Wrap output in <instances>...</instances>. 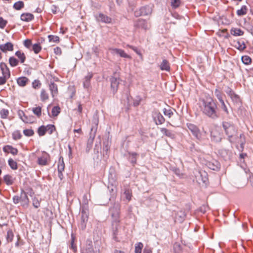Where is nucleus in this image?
Masks as SVG:
<instances>
[{
	"mask_svg": "<svg viewBox=\"0 0 253 253\" xmlns=\"http://www.w3.org/2000/svg\"><path fill=\"white\" fill-rule=\"evenodd\" d=\"M173 250L175 253H181V247L179 243H175L173 245Z\"/></svg>",
	"mask_w": 253,
	"mask_h": 253,
	"instance_id": "43",
	"label": "nucleus"
},
{
	"mask_svg": "<svg viewBox=\"0 0 253 253\" xmlns=\"http://www.w3.org/2000/svg\"><path fill=\"white\" fill-rule=\"evenodd\" d=\"M157 121L159 122V124H162L165 122V118L164 117L160 114H159L157 115Z\"/></svg>",
	"mask_w": 253,
	"mask_h": 253,
	"instance_id": "56",
	"label": "nucleus"
},
{
	"mask_svg": "<svg viewBox=\"0 0 253 253\" xmlns=\"http://www.w3.org/2000/svg\"><path fill=\"white\" fill-rule=\"evenodd\" d=\"M83 85L84 88H88L90 85V81L84 79Z\"/></svg>",
	"mask_w": 253,
	"mask_h": 253,
	"instance_id": "61",
	"label": "nucleus"
},
{
	"mask_svg": "<svg viewBox=\"0 0 253 253\" xmlns=\"http://www.w3.org/2000/svg\"><path fill=\"white\" fill-rule=\"evenodd\" d=\"M222 126L226 135L228 136L229 140L232 142V138L235 135L237 131L235 127L233 124L227 122H224L222 123Z\"/></svg>",
	"mask_w": 253,
	"mask_h": 253,
	"instance_id": "3",
	"label": "nucleus"
},
{
	"mask_svg": "<svg viewBox=\"0 0 253 253\" xmlns=\"http://www.w3.org/2000/svg\"><path fill=\"white\" fill-rule=\"evenodd\" d=\"M0 68L1 70L2 74L6 76V75L10 76V71L7 66L5 63L1 62L0 64Z\"/></svg>",
	"mask_w": 253,
	"mask_h": 253,
	"instance_id": "21",
	"label": "nucleus"
},
{
	"mask_svg": "<svg viewBox=\"0 0 253 253\" xmlns=\"http://www.w3.org/2000/svg\"><path fill=\"white\" fill-rule=\"evenodd\" d=\"M200 105L205 115L212 119L217 117L216 105L210 96H204L201 98L200 100Z\"/></svg>",
	"mask_w": 253,
	"mask_h": 253,
	"instance_id": "1",
	"label": "nucleus"
},
{
	"mask_svg": "<svg viewBox=\"0 0 253 253\" xmlns=\"http://www.w3.org/2000/svg\"><path fill=\"white\" fill-rule=\"evenodd\" d=\"M9 111L6 109H2L0 110V116L2 119H6L9 115Z\"/></svg>",
	"mask_w": 253,
	"mask_h": 253,
	"instance_id": "32",
	"label": "nucleus"
},
{
	"mask_svg": "<svg viewBox=\"0 0 253 253\" xmlns=\"http://www.w3.org/2000/svg\"><path fill=\"white\" fill-rule=\"evenodd\" d=\"M47 127L43 126H40L38 130V133L39 136H43L47 131Z\"/></svg>",
	"mask_w": 253,
	"mask_h": 253,
	"instance_id": "38",
	"label": "nucleus"
},
{
	"mask_svg": "<svg viewBox=\"0 0 253 253\" xmlns=\"http://www.w3.org/2000/svg\"><path fill=\"white\" fill-rule=\"evenodd\" d=\"M48 38L49 42H59V38L57 36L48 35Z\"/></svg>",
	"mask_w": 253,
	"mask_h": 253,
	"instance_id": "45",
	"label": "nucleus"
},
{
	"mask_svg": "<svg viewBox=\"0 0 253 253\" xmlns=\"http://www.w3.org/2000/svg\"><path fill=\"white\" fill-rule=\"evenodd\" d=\"M3 180L7 185H11L13 182L12 176L8 174L4 176Z\"/></svg>",
	"mask_w": 253,
	"mask_h": 253,
	"instance_id": "36",
	"label": "nucleus"
},
{
	"mask_svg": "<svg viewBox=\"0 0 253 253\" xmlns=\"http://www.w3.org/2000/svg\"><path fill=\"white\" fill-rule=\"evenodd\" d=\"M13 237V234L11 230H9L7 232L6 238L7 240L9 242H11Z\"/></svg>",
	"mask_w": 253,
	"mask_h": 253,
	"instance_id": "50",
	"label": "nucleus"
},
{
	"mask_svg": "<svg viewBox=\"0 0 253 253\" xmlns=\"http://www.w3.org/2000/svg\"><path fill=\"white\" fill-rule=\"evenodd\" d=\"M3 151L5 153H10L13 155H16L18 153V150L10 145H6L3 147Z\"/></svg>",
	"mask_w": 253,
	"mask_h": 253,
	"instance_id": "17",
	"label": "nucleus"
},
{
	"mask_svg": "<svg viewBox=\"0 0 253 253\" xmlns=\"http://www.w3.org/2000/svg\"><path fill=\"white\" fill-rule=\"evenodd\" d=\"M7 24V21L3 19V18L0 17V28H4Z\"/></svg>",
	"mask_w": 253,
	"mask_h": 253,
	"instance_id": "57",
	"label": "nucleus"
},
{
	"mask_svg": "<svg viewBox=\"0 0 253 253\" xmlns=\"http://www.w3.org/2000/svg\"><path fill=\"white\" fill-rule=\"evenodd\" d=\"M211 139L215 142H220L221 140V134L220 129L218 127H215L212 129L211 132Z\"/></svg>",
	"mask_w": 253,
	"mask_h": 253,
	"instance_id": "9",
	"label": "nucleus"
},
{
	"mask_svg": "<svg viewBox=\"0 0 253 253\" xmlns=\"http://www.w3.org/2000/svg\"><path fill=\"white\" fill-rule=\"evenodd\" d=\"M152 11V6L150 5H146L141 6L139 9L135 10L134 12V15L136 17L141 16L149 15L151 14Z\"/></svg>",
	"mask_w": 253,
	"mask_h": 253,
	"instance_id": "4",
	"label": "nucleus"
},
{
	"mask_svg": "<svg viewBox=\"0 0 253 253\" xmlns=\"http://www.w3.org/2000/svg\"><path fill=\"white\" fill-rule=\"evenodd\" d=\"M23 133L26 136H31L34 134V132L32 129H27L23 130Z\"/></svg>",
	"mask_w": 253,
	"mask_h": 253,
	"instance_id": "49",
	"label": "nucleus"
},
{
	"mask_svg": "<svg viewBox=\"0 0 253 253\" xmlns=\"http://www.w3.org/2000/svg\"><path fill=\"white\" fill-rule=\"evenodd\" d=\"M33 87L35 88H39L41 85V83L39 80H35L32 83Z\"/></svg>",
	"mask_w": 253,
	"mask_h": 253,
	"instance_id": "53",
	"label": "nucleus"
},
{
	"mask_svg": "<svg viewBox=\"0 0 253 253\" xmlns=\"http://www.w3.org/2000/svg\"><path fill=\"white\" fill-rule=\"evenodd\" d=\"M49 87L52 95H54V94H56L57 93V85L53 82H50V83L49 84Z\"/></svg>",
	"mask_w": 253,
	"mask_h": 253,
	"instance_id": "26",
	"label": "nucleus"
},
{
	"mask_svg": "<svg viewBox=\"0 0 253 253\" xmlns=\"http://www.w3.org/2000/svg\"><path fill=\"white\" fill-rule=\"evenodd\" d=\"M24 6V3L22 1H18L14 3L13 7L16 10H20Z\"/></svg>",
	"mask_w": 253,
	"mask_h": 253,
	"instance_id": "30",
	"label": "nucleus"
},
{
	"mask_svg": "<svg viewBox=\"0 0 253 253\" xmlns=\"http://www.w3.org/2000/svg\"><path fill=\"white\" fill-rule=\"evenodd\" d=\"M32 47L33 51L36 54H38L42 49V47L39 43L34 44Z\"/></svg>",
	"mask_w": 253,
	"mask_h": 253,
	"instance_id": "41",
	"label": "nucleus"
},
{
	"mask_svg": "<svg viewBox=\"0 0 253 253\" xmlns=\"http://www.w3.org/2000/svg\"><path fill=\"white\" fill-rule=\"evenodd\" d=\"M9 63L11 67H15L18 64V61L15 57L12 56L9 58Z\"/></svg>",
	"mask_w": 253,
	"mask_h": 253,
	"instance_id": "39",
	"label": "nucleus"
},
{
	"mask_svg": "<svg viewBox=\"0 0 253 253\" xmlns=\"http://www.w3.org/2000/svg\"><path fill=\"white\" fill-rule=\"evenodd\" d=\"M110 51L111 53L114 55H118L123 58L131 59V56L126 54L123 49L119 48H110Z\"/></svg>",
	"mask_w": 253,
	"mask_h": 253,
	"instance_id": "10",
	"label": "nucleus"
},
{
	"mask_svg": "<svg viewBox=\"0 0 253 253\" xmlns=\"http://www.w3.org/2000/svg\"><path fill=\"white\" fill-rule=\"evenodd\" d=\"M134 27L138 28H141L145 30L148 28V24L147 21L143 19H139L134 23Z\"/></svg>",
	"mask_w": 253,
	"mask_h": 253,
	"instance_id": "12",
	"label": "nucleus"
},
{
	"mask_svg": "<svg viewBox=\"0 0 253 253\" xmlns=\"http://www.w3.org/2000/svg\"><path fill=\"white\" fill-rule=\"evenodd\" d=\"M161 131L163 134L170 138H174L175 137V132L172 130H169L166 128H162Z\"/></svg>",
	"mask_w": 253,
	"mask_h": 253,
	"instance_id": "19",
	"label": "nucleus"
},
{
	"mask_svg": "<svg viewBox=\"0 0 253 253\" xmlns=\"http://www.w3.org/2000/svg\"><path fill=\"white\" fill-rule=\"evenodd\" d=\"M119 80L120 78L117 73H114V76H112L110 79L111 82V88L112 91V93L113 94H115L118 90V87L119 84Z\"/></svg>",
	"mask_w": 253,
	"mask_h": 253,
	"instance_id": "6",
	"label": "nucleus"
},
{
	"mask_svg": "<svg viewBox=\"0 0 253 253\" xmlns=\"http://www.w3.org/2000/svg\"><path fill=\"white\" fill-rule=\"evenodd\" d=\"M18 115L20 119L23 121V118H25L26 115L23 111L19 110L18 111Z\"/></svg>",
	"mask_w": 253,
	"mask_h": 253,
	"instance_id": "58",
	"label": "nucleus"
},
{
	"mask_svg": "<svg viewBox=\"0 0 253 253\" xmlns=\"http://www.w3.org/2000/svg\"><path fill=\"white\" fill-rule=\"evenodd\" d=\"M45 127H47V131H48L49 134H51L55 130L54 125H48Z\"/></svg>",
	"mask_w": 253,
	"mask_h": 253,
	"instance_id": "55",
	"label": "nucleus"
},
{
	"mask_svg": "<svg viewBox=\"0 0 253 253\" xmlns=\"http://www.w3.org/2000/svg\"><path fill=\"white\" fill-rule=\"evenodd\" d=\"M33 205L36 208H38L40 206V202L36 197H34L33 199Z\"/></svg>",
	"mask_w": 253,
	"mask_h": 253,
	"instance_id": "51",
	"label": "nucleus"
},
{
	"mask_svg": "<svg viewBox=\"0 0 253 253\" xmlns=\"http://www.w3.org/2000/svg\"><path fill=\"white\" fill-rule=\"evenodd\" d=\"M8 163L9 167L12 169L15 170L17 169V164L12 159H9L8 161Z\"/></svg>",
	"mask_w": 253,
	"mask_h": 253,
	"instance_id": "37",
	"label": "nucleus"
},
{
	"mask_svg": "<svg viewBox=\"0 0 253 253\" xmlns=\"http://www.w3.org/2000/svg\"><path fill=\"white\" fill-rule=\"evenodd\" d=\"M187 126L189 131H190L196 139L198 140H202L203 139L202 133L196 125L191 123H188L187 124Z\"/></svg>",
	"mask_w": 253,
	"mask_h": 253,
	"instance_id": "5",
	"label": "nucleus"
},
{
	"mask_svg": "<svg viewBox=\"0 0 253 253\" xmlns=\"http://www.w3.org/2000/svg\"><path fill=\"white\" fill-rule=\"evenodd\" d=\"M129 47L134 51L138 55L142 56V54H141L140 50H139L136 47L131 45L129 46Z\"/></svg>",
	"mask_w": 253,
	"mask_h": 253,
	"instance_id": "59",
	"label": "nucleus"
},
{
	"mask_svg": "<svg viewBox=\"0 0 253 253\" xmlns=\"http://www.w3.org/2000/svg\"><path fill=\"white\" fill-rule=\"evenodd\" d=\"M82 253H94L92 249H89L88 250H86L85 251H83Z\"/></svg>",
	"mask_w": 253,
	"mask_h": 253,
	"instance_id": "64",
	"label": "nucleus"
},
{
	"mask_svg": "<svg viewBox=\"0 0 253 253\" xmlns=\"http://www.w3.org/2000/svg\"><path fill=\"white\" fill-rule=\"evenodd\" d=\"M60 113V108L58 106H56L53 107L51 114L52 117H57Z\"/></svg>",
	"mask_w": 253,
	"mask_h": 253,
	"instance_id": "35",
	"label": "nucleus"
},
{
	"mask_svg": "<svg viewBox=\"0 0 253 253\" xmlns=\"http://www.w3.org/2000/svg\"><path fill=\"white\" fill-rule=\"evenodd\" d=\"M50 160L49 155L44 152H42L41 155L38 157L37 163L40 166H46L48 164V161Z\"/></svg>",
	"mask_w": 253,
	"mask_h": 253,
	"instance_id": "7",
	"label": "nucleus"
},
{
	"mask_svg": "<svg viewBox=\"0 0 253 253\" xmlns=\"http://www.w3.org/2000/svg\"><path fill=\"white\" fill-rule=\"evenodd\" d=\"M186 216L185 212L183 211H177L175 216V220L178 222H182L184 220Z\"/></svg>",
	"mask_w": 253,
	"mask_h": 253,
	"instance_id": "20",
	"label": "nucleus"
},
{
	"mask_svg": "<svg viewBox=\"0 0 253 253\" xmlns=\"http://www.w3.org/2000/svg\"><path fill=\"white\" fill-rule=\"evenodd\" d=\"M242 62L246 65H248L251 62V58L247 55L243 56L242 57Z\"/></svg>",
	"mask_w": 253,
	"mask_h": 253,
	"instance_id": "42",
	"label": "nucleus"
},
{
	"mask_svg": "<svg viewBox=\"0 0 253 253\" xmlns=\"http://www.w3.org/2000/svg\"><path fill=\"white\" fill-rule=\"evenodd\" d=\"M12 136L13 138L15 140L19 139L21 137V135L18 131H14L12 134Z\"/></svg>",
	"mask_w": 253,
	"mask_h": 253,
	"instance_id": "54",
	"label": "nucleus"
},
{
	"mask_svg": "<svg viewBox=\"0 0 253 253\" xmlns=\"http://www.w3.org/2000/svg\"><path fill=\"white\" fill-rule=\"evenodd\" d=\"M196 177L197 182L200 184L201 183L206 184L208 180L207 174L205 171L199 172Z\"/></svg>",
	"mask_w": 253,
	"mask_h": 253,
	"instance_id": "14",
	"label": "nucleus"
},
{
	"mask_svg": "<svg viewBox=\"0 0 253 253\" xmlns=\"http://www.w3.org/2000/svg\"><path fill=\"white\" fill-rule=\"evenodd\" d=\"M163 113L165 116H168L169 118H170L171 116L173 115V112L172 110L170 108H164L163 109Z\"/></svg>",
	"mask_w": 253,
	"mask_h": 253,
	"instance_id": "44",
	"label": "nucleus"
},
{
	"mask_svg": "<svg viewBox=\"0 0 253 253\" xmlns=\"http://www.w3.org/2000/svg\"><path fill=\"white\" fill-rule=\"evenodd\" d=\"M143 253H152V249L148 247H146L144 250Z\"/></svg>",
	"mask_w": 253,
	"mask_h": 253,
	"instance_id": "63",
	"label": "nucleus"
},
{
	"mask_svg": "<svg viewBox=\"0 0 253 253\" xmlns=\"http://www.w3.org/2000/svg\"><path fill=\"white\" fill-rule=\"evenodd\" d=\"M94 16L96 20L99 22L109 24L111 23L112 22V19L111 17L102 13L96 14Z\"/></svg>",
	"mask_w": 253,
	"mask_h": 253,
	"instance_id": "8",
	"label": "nucleus"
},
{
	"mask_svg": "<svg viewBox=\"0 0 253 253\" xmlns=\"http://www.w3.org/2000/svg\"><path fill=\"white\" fill-rule=\"evenodd\" d=\"M143 245L141 242H138L135 245V253H141Z\"/></svg>",
	"mask_w": 253,
	"mask_h": 253,
	"instance_id": "34",
	"label": "nucleus"
},
{
	"mask_svg": "<svg viewBox=\"0 0 253 253\" xmlns=\"http://www.w3.org/2000/svg\"><path fill=\"white\" fill-rule=\"evenodd\" d=\"M24 45L27 48H30L32 45V41L30 39H26L24 41Z\"/></svg>",
	"mask_w": 253,
	"mask_h": 253,
	"instance_id": "52",
	"label": "nucleus"
},
{
	"mask_svg": "<svg viewBox=\"0 0 253 253\" xmlns=\"http://www.w3.org/2000/svg\"><path fill=\"white\" fill-rule=\"evenodd\" d=\"M87 220L88 214L84 210H83L82 211L81 222L80 224V227L82 229L84 230L85 228L86 223Z\"/></svg>",
	"mask_w": 253,
	"mask_h": 253,
	"instance_id": "15",
	"label": "nucleus"
},
{
	"mask_svg": "<svg viewBox=\"0 0 253 253\" xmlns=\"http://www.w3.org/2000/svg\"><path fill=\"white\" fill-rule=\"evenodd\" d=\"M248 8L246 5L242 6L240 9L237 11V14L238 16H243L246 14L247 12Z\"/></svg>",
	"mask_w": 253,
	"mask_h": 253,
	"instance_id": "29",
	"label": "nucleus"
},
{
	"mask_svg": "<svg viewBox=\"0 0 253 253\" xmlns=\"http://www.w3.org/2000/svg\"><path fill=\"white\" fill-rule=\"evenodd\" d=\"M235 46L238 49L241 51L244 50L246 48L245 43L243 41H238L236 43Z\"/></svg>",
	"mask_w": 253,
	"mask_h": 253,
	"instance_id": "33",
	"label": "nucleus"
},
{
	"mask_svg": "<svg viewBox=\"0 0 253 253\" xmlns=\"http://www.w3.org/2000/svg\"><path fill=\"white\" fill-rule=\"evenodd\" d=\"M34 15L30 13H24L21 15L20 19L21 20L25 22H29L33 20Z\"/></svg>",
	"mask_w": 253,
	"mask_h": 253,
	"instance_id": "18",
	"label": "nucleus"
},
{
	"mask_svg": "<svg viewBox=\"0 0 253 253\" xmlns=\"http://www.w3.org/2000/svg\"><path fill=\"white\" fill-rule=\"evenodd\" d=\"M15 54L18 58L21 63H23L25 62L26 56L23 52L20 50H18L15 52Z\"/></svg>",
	"mask_w": 253,
	"mask_h": 253,
	"instance_id": "23",
	"label": "nucleus"
},
{
	"mask_svg": "<svg viewBox=\"0 0 253 253\" xmlns=\"http://www.w3.org/2000/svg\"><path fill=\"white\" fill-rule=\"evenodd\" d=\"M231 34L234 36H240L243 35L244 32L239 28H232L230 30Z\"/></svg>",
	"mask_w": 253,
	"mask_h": 253,
	"instance_id": "22",
	"label": "nucleus"
},
{
	"mask_svg": "<svg viewBox=\"0 0 253 253\" xmlns=\"http://www.w3.org/2000/svg\"><path fill=\"white\" fill-rule=\"evenodd\" d=\"M208 167L211 169L216 170L218 169V164L215 162V164L211 162H208L207 164Z\"/></svg>",
	"mask_w": 253,
	"mask_h": 253,
	"instance_id": "40",
	"label": "nucleus"
},
{
	"mask_svg": "<svg viewBox=\"0 0 253 253\" xmlns=\"http://www.w3.org/2000/svg\"><path fill=\"white\" fill-rule=\"evenodd\" d=\"M124 194L125 195L126 198L128 201H130L131 199L132 193L131 191L129 189H126L125 191Z\"/></svg>",
	"mask_w": 253,
	"mask_h": 253,
	"instance_id": "47",
	"label": "nucleus"
},
{
	"mask_svg": "<svg viewBox=\"0 0 253 253\" xmlns=\"http://www.w3.org/2000/svg\"><path fill=\"white\" fill-rule=\"evenodd\" d=\"M160 69L162 70L169 71L170 70V67L169 62L166 59H164L160 65Z\"/></svg>",
	"mask_w": 253,
	"mask_h": 253,
	"instance_id": "24",
	"label": "nucleus"
},
{
	"mask_svg": "<svg viewBox=\"0 0 253 253\" xmlns=\"http://www.w3.org/2000/svg\"><path fill=\"white\" fill-rule=\"evenodd\" d=\"M136 156L137 154L136 153H132L131 154H129V159L131 160V162L132 164H135L136 162Z\"/></svg>",
	"mask_w": 253,
	"mask_h": 253,
	"instance_id": "48",
	"label": "nucleus"
},
{
	"mask_svg": "<svg viewBox=\"0 0 253 253\" xmlns=\"http://www.w3.org/2000/svg\"><path fill=\"white\" fill-rule=\"evenodd\" d=\"M13 201L14 204H18V203L20 202V197L18 196H14L13 197Z\"/></svg>",
	"mask_w": 253,
	"mask_h": 253,
	"instance_id": "60",
	"label": "nucleus"
},
{
	"mask_svg": "<svg viewBox=\"0 0 253 253\" xmlns=\"http://www.w3.org/2000/svg\"><path fill=\"white\" fill-rule=\"evenodd\" d=\"M127 100L129 105L137 106L140 102L141 98L140 96H127Z\"/></svg>",
	"mask_w": 253,
	"mask_h": 253,
	"instance_id": "13",
	"label": "nucleus"
},
{
	"mask_svg": "<svg viewBox=\"0 0 253 253\" xmlns=\"http://www.w3.org/2000/svg\"><path fill=\"white\" fill-rule=\"evenodd\" d=\"M54 53L57 55H60L61 54V49L59 47H56L54 48Z\"/></svg>",
	"mask_w": 253,
	"mask_h": 253,
	"instance_id": "62",
	"label": "nucleus"
},
{
	"mask_svg": "<svg viewBox=\"0 0 253 253\" xmlns=\"http://www.w3.org/2000/svg\"><path fill=\"white\" fill-rule=\"evenodd\" d=\"M29 200L26 192L22 190L20 196V203L22 207L27 208L29 205Z\"/></svg>",
	"mask_w": 253,
	"mask_h": 253,
	"instance_id": "11",
	"label": "nucleus"
},
{
	"mask_svg": "<svg viewBox=\"0 0 253 253\" xmlns=\"http://www.w3.org/2000/svg\"><path fill=\"white\" fill-rule=\"evenodd\" d=\"M29 81L28 79L25 77H20L17 80V84L21 86L26 85L27 83Z\"/></svg>",
	"mask_w": 253,
	"mask_h": 253,
	"instance_id": "25",
	"label": "nucleus"
},
{
	"mask_svg": "<svg viewBox=\"0 0 253 253\" xmlns=\"http://www.w3.org/2000/svg\"><path fill=\"white\" fill-rule=\"evenodd\" d=\"M181 3L180 0H171V6L172 8L178 7Z\"/></svg>",
	"mask_w": 253,
	"mask_h": 253,
	"instance_id": "46",
	"label": "nucleus"
},
{
	"mask_svg": "<svg viewBox=\"0 0 253 253\" xmlns=\"http://www.w3.org/2000/svg\"><path fill=\"white\" fill-rule=\"evenodd\" d=\"M33 113L36 115L38 118H40L42 115V108L40 106L33 107L32 108Z\"/></svg>",
	"mask_w": 253,
	"mask_h": 253,
	"instance_id": "31",
	"label": "nucleus"
},
{
	"mask_svg": "<svg viewBox=\"0 0 253 253\" xmlns=\"http://www.w3.org/2000/svg\"><path fill=\"white\" fill-rule=\"evenodd\" d=\"M0 50L4 53L7 51H12L13 50V44L10 42H7L3 44H0Z\"/></svg>",
	"mask_w": 253,
	"mask_h": 253,
	"instance_id": "16",
	"label": "nucleus"
},
{
	"mask_svg": "<svg viewBox=\"0 0 253 253\" xmlns=\"http://www.w3.org/2000/svg\"><path fill=\"white\" fill-rule=\"evenodd\" d=\"M110 214L112 218V226L116 230L118 229L120 223V206L115 204L110 209Z\"/></svg>",
	"mask_w": 253,
	"mask_h": 253,
	"instance_id": "2",
	"label": "nucleus"
},
{
	"mask_svg": "<svg viewBox=\"0 0 253 253\" xmlns=\"http://www.w3.org/2000/svg\"><path fill=\"white\" fill-rule=\"evenodd\" d=\"M35 121V117L32 116H26L25 115V118H23V122L25 123L31 124Z\"/></svg>",
	"mask_w": 253,
	"mask_h": 253,
	"instance_id": "27",
	"label": "nucleus"
},
{
	"mask_svg": "<svg viewBox=\"0 0 253 253\" xmlns=\"http://www.w3.org/2000/svg\"><path fill=\"white\" fill-rule=\"evenodd\" d=\"M65 165L63 158H60L58 163V172H62L64 171Z\"/></svg>",
	"mask_w": 253,
	"mask_h": 253,
	"instance_id": "28",
	"label": "nucleus"
}]
</instances>
